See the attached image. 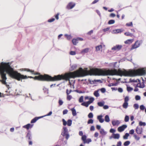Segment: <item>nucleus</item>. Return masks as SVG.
Returning <instances> with one entry per match:
<instances>
[{
	"instance_id": "nucleus-1",
	"label": "nucleus",
	"mask_w": 146,
	"mask_h": 146,
	"mask_svg": "<svg viewBox=\"0 0 146 146\" xmlns=\"http://www.w3.org/2000/svg\"><path fill=\"white\" fill-rule=\"evenodd\" d=\"M5 72L11 77L19 81H20L21 79H25L27 78L26 76H24L17 71L14 70L13 68L10 66L9 63L2 62L1 63L0 75L2 80H0V82L7 86H9V85H7L6 82L7 78L6 76V74Z\"/></svg>"
},
{
	"instance_id": "nucleus-2",
	"label": "nucleus",
	"mask_w": 146,
	"mask_h": 146,
	"mask_svg": "<svg viewBox=\"0 0 146 146\" xmlns=\"http://www.w3.org/2000/svg\"><path fill=\"white\" fill-rule=\"evenodd\" d=\"M87 68L83 69L82 68H79L78 70L72 72L73 78L76 77H83L88 75H94L98 76L111 75V70H106L105 69L95 68L87 70Z\"/></svg>"
},
{
	"instance_id": "nucleus-3",
	"label": "nucleus",
	"mask_w": 146,
	"mask_h": 146,
	"mask_svg": "<svg viewBox=\"0 0 146 146\" xmlns=\"http://www.w3.org/2000/svg\"><path fill=\"white\" fill-rule=\"evenodd\" d=\"M70 78H73L72 72L66 74L64 75H58L57 76H55L53 77H52L46 74L42 75L41 81H54L64 80L66 81L69 80V83H70L69 80Z\"/></svg>"
},
{
	"instance_id": "nucleus-4",
	"label": "nucleus",
	"mask_w": 146,
	"mask_h": 146,
	"mask_svg": "<svg viewBox=\"0 0 146 146\" xmlns=\"http://www.w3.org/2000/svg\"><path fill=\"white\" fill-rule=\"evenodd\" d=\"M111 75H117L121 76H133L132 70L127 71L126 70H121L120 69L111 70Z\"/></svg>"
},
{
	"instance_id": "nucleus-5",
	"label": "nucleus",
	"mask_w": 146,
	"mask_h": 146,
	"mask_svg": "<svg viewBox=\"0 0 146 146\" xmlns=\"http://www.w3.org/2000/svg\"><path fill=\"white\" fill-rule=\"evenodd\" d=\"M23 70L24 71H26L28 72H29L31 73L32 74H34L35 75H39L38 76H35L34 77H33L31 76H27L26 75H24V76H26L27 77V78L25 79H21V81H22V79H27L28 78H34L35 80H38L41 81V78H42V75H41L40 73L38 72H35L34 70H30L28 68H24L23 69Z\"/></svg>"
},
{
	"instance_id": "nucleus-6",
	"label": "nucleus",
	"mask_w": 146,
	"mask_h": 146,
	"mask_svg": "<svg viewBox=\"0 0 146 146\" xmlns=\"http://www.w3.org/2000/svg\"><path fill=\"white\" fill-rule=\"evenodd\" d=\"M133 76L137 75H144L146 73V68L139 69L136 70H132Z\"/></svg>"
},
{
	"instance_id": "nucleus-7",
	"label": "nucleus",
	"mask_w": 146,
	"mask_h": 146,
	"mask_svg": "<svg viewBox=\"0 0 146 146\" xmlns=\"http://www.w3.org/2000/svg\"><path fill=\"white\" fill-rule=\"evenodd\" d=\"M63 131L62 133V134L63 136H65L66 139L67 140L69 138L70 136L68 133V129L65 127H63Z\"/></svg>"
},
{
	"instance_id": "nucleus-8",
	"label": "nucleus",
	"mask_w": 146,
	"mask_h": 146,
	"mask_svg": "<svg viewBox=\"0 0 146 146\" xmlns=\"http://www.w3.org/2000/svg\"><path fill=\"white\" fill-rule=\"evenodd\" d=\"M63 125L64 126H66L67 124L69 126H71L72 124V120L71 119H68L67 122H66L65 120L63 119H62Z\"/></svg>"
},
{
	"instance_id": "nucleus-9",
	"label": "nucleus",
	"mask_w": 146,
	"mask_h": 146,
	"mask_svg": "<svg viewBox=\"0 0 146 146\" xmlns=\"http://www.w3.org/2000/svg\"><path fill=\"white\" fill-rule=\"evenodd\" d=\"M122 47L121 45H116L111 48V50L113 51H119Z\"/></svg>"
},
{
	"instance_id": "nucleus-10",
	"label": "nucleus",
	"mask_w": 146,
	"mask_h": 146,
	"mask_svg": "<svg viewBox=\"0 0 146 146\" xmlns=\"http://www.w3.org/2000/svg\"><path fill=\"white\" fill-rule=\"evenodd\" d=\"M83 39L81 38L78 37L76 38H74L72 40V42L74 45H76L77 44L78 42V41H82Z\"/></svg>"
},
{
	"instance_id": "nucleus-11",
	"label": "nucleus",
	"mask_w": 146,
	"mask_h": 146,
	"mask_svg": "<svg viewBox=\"0 0 146 146\" xmlns=\"http://www.w3.org/2000/svg\"><path fill=\"white\" fill-rule=\"evenodd\" d=\"M140 45V43L138 41H136L135 43L132 45V47L131 48V50H133L134 49L138 47Z\"/></svg>"
},
{
	"instance_id": "nucleus-12",
	"label": "nucleus",
	"mask_w": 146,
	"mask_h": 146,
	"mask_svg": "<svg viewBox=\"0 0 146 146\" xmlns=\"http://www.w3.org/2000/svg\"><path fill=\"white\" fill-rule=\"evenodd\" d=\"M75 5V4L72 2L68 3L67 6V8L68 9H71L73 8Z\"/></svg>"
},
{
	"instance_id": "nucleus-13",
	"label": "nucleus",
	"mask_w": 146,
	"mask_h": 146,
	"mask_svg": "<svg viewBox=\"0 0 146 146\" xmlns=\"http://www.w3.org/2000/svg\"><path fill=\"white\" fill-rule=\"evenodd\" d=\"M135 131L138 134H141L143 131L142 128L140 127L137 126L136 129Z\"/></svg>"
},
{
	"instance_id": "nucleus-14",
	"label": "nucleus",
	"mask_w": 146,
	"mask_h": 146,
	"mask_svg": "<svg viewBox=\"0 0 146 146\" xmlns=\"http://www.w3.org/2000/svg\"><path fill=\"white\" fill-rule=\"evenodd\" d=\"M127 125H123L118 127V131L120 132H121L123 131L124 130L127 128Z\"/></svg>"
},
{
	"instance_id": "nucleus-15",
	"label": "nucleus",
	"mask_w": 146,
	"mask_h": 146,
	"mask_svg": "<svg viewBox=\"0 0 146 146\" xmlns=\"http://www.w3.org/2000/svg\"><path fill=\"white\" fill-rule=\"evenodd\" d=\"M103 117V116L102 115H98L97 117L98 119L99 120V122L101 123H102L104 121V119L102 118Z\"/></svg>"
},
{
	"instance_id": "nucleus-16",
	"label": "nucleus",
	"mask_w": 146,
	"mask_h": 146,
	"mask_svg": "<svg viewBox=\"0 0 146 146\" xmlns=\"http://www.w3.org/2000/svg\"><path fill=\"white\" fill-rule=\"evenodd\" d=\"M120 122L119 120H113L112 121V123L113 126L115 125L118 126L120 124Z\"/></svg>"
},
{
	"instance_id": "nucleus-17",
	"label": "nucleus",
	"mask_w": 146,
	"mask_h": 146,
	"mask_svg": "<svg viewBox=\"0 0 146 146\" xmlns=\"http://www.w3.org/2000/svg\"><path fill=\"white\" fill-rule=\"evenodd\" d=\"M100 134L103 136L106 135L107 133V132L105 131L103 129H101L100 130Z\"/></svg>"
},
{
	"instance_id": "nucleus-18",
	"label": "nucleus",
	"mask_w": 146,
	"mask_h": 146,
	"mask_svg": "<svg viewBox=\"0 0 146 146\" xmlns=\"http://www.w3.org/2000/svg\"><path fill=\"white\" fill-rule=\"evenodd\" d=\"M137 87L140 88H143L145 86V85L144 82H143L142 83H138L137 85Z\"/></svg>"
},
{
	"instance_id": "nucleus-19",
	"label": "nucleus",
	"mask_w": 146,
	"mask_h": 146,
	"mask_svg": "<svg viewBox=\"0 0 146 146\" xmlns=\"http://www.w3.org/2000/svg\"><path fill=\"white\" fill-rule=\"evenodd\" d=\"M33 125L28 124L24 126L23 127L28 129L29 128H32L33 127Z\"/></svg>"
},
{
	"instance_id": "nucleus-20",
	"label": "nucleus",
	"mask_w": 146,
	"mask_h": 146,
	"mask_svg": "<svg viewBox=\"0 0 146 146\" xmlns=\"http://www.w3.org/2000/svg\"><path fill=\"white\" fill-rule=\"evenodd\" d=\"M43 116H42L40 117H36L32 119L31 121V123H35L41 117H43Z\"/></svg>"
},
{
	"instance_id": "nucleus-21",
	"label": "nucleus",
	"mask_w": 146,
	"mask_h": 146,
	"mask_svg": "<svg viewBox=\"0 0 146 146\" xmlns=\"http://www.w3.org/2000/svg\"><path fill=\"white\" fill-rule=\"evenodd\" d=\"M26 137L29 140L32 139L31 134L30 132H29L27 135Z\"/></svg>"
},
{
	"instance_id": "nucleus-22",
	"label": "nucleus",
	"mask_w": 146,
	"mask_h": 146,
	"mask_svg": "<svg viewBox=\"0 0 146 146\" xmlns=\"http://www.w3.org/2000/svg\"><path fill=\"white\" fill-rule=\"evenodd\" d=\"M133 39H128L124 42L125 44H129L131 43L133 41Z\"/></svg>"
},
{
	"instance_id": "nucleus-23",
	"label": "nucleus",
	"mask_w": 146,
	"mask_h": 146,
	"mask_svg": "<svg viewBox=\"0 0 146 146\" xmlns=\"http://www.w3.org/2000/svg\"><path fill=\"white\" fill-rule=\"evenodd\" d=\"M105 102L103 101L100 102H98L97 103L98 105L100 107L103 106Z\"/></svg>"
},
{
	"instance_id": "nucleus-24",
	"label": "nucleus",
	"mask_w": 146,
	"mask_h": 146,
	"mask_svg": "<svg viewBox=\"0 0 146 146\" xmlns=\"http://www.w3.org/2000/svg\"><path fill=\"white\" fill-rule=\"evenodd\" d=\"M71 110L72 112V114L73 116H75L76 115V111L74 108H72Z\"/></svg>"
},
{
	"instance_id": "nucleus-25",
	"label": "nucleus",
	"mask_w": 146,
	"mask_h": 146,
	"mask_svg": "<svg viewBox=\"0 0 146 146\" xmlns=\"http://www.w3.org/2000/svg\"><path fill=\"white\" fill-rule=\"evenodd\" d=\"M105 121L107 122H109L110 121V119L109 116L108 115H106L105 117Z\"/></svg>"
},
{
	"instance_id": "nucleus-26",
	"label": "nucleus",
	"mask_w": 146,
	"mask_h": 146,
	"mask_svg": "<svg viewBox=\"0 0 146 146\" xmlns=\"http://www.w3.org/2000/svg\"><path fill=\"white\" fill-rule=\"evenodd\" d=\"M70 92H66V93L67 95V100H70L72 98L71 96L68 95V94L70 93Z\"/></svg>"
},
{
	"instance_id": "nucleus-27",
	"label": "nucleus",
	"mask_w": 146,
	"mask_h": 146,
	"mask_svg": "<svg viewBox=\"0 0 146 146\" xmlns=\"http://www.w3.org/2000/svg\"><path fill=\"white\" fill-rule=\"evenodd\" d=\"M119 135L118 134H113V137L115 139H118L119 137Z\"/></svg>"
},
{
	"instance_id": "nucleus-28",
	"label": "nucleus",
	"mask_w": 146,
	"mask_h": 146,
	"mask_svg": "<svg viewBox=\"0 0 146 146\" xmlns=\"http://www.w3.org/2000/svg\"><path fill=\"white\" fill-rule=\"evenodd\" d=\"M102 48V45H100L96 47V51H99L100 49Z\"/></svg>"
},
{
	"instance_id": "nucleus-29",
	"label": "nucleus",
	"mask_w": 146,
	"mask_h": 146,
	"mask_svg": "<svg viewBox=\"0 0 146 146\" xmlns=\"http://www.w3.org/2000/svg\"><path fill=\"white\" fill-rule=\"evenodd\" d=\"M89 49L88 48H86L84 49L81 52V53L82 54L88 52L89 51Z\"/></svg>"
},
{
	"instance_id": "nucleus-30",
	"label": "nucleus",
	"mask_w": 146,
	"mask_h": 146,
	"mask_svg": "<svg viewBox=\"0 0 146 146\" xmlns=\"http://www.w3.org/2000/svg\"><path fill=\"white\" fill-rule=\"evenodd\" d=\"M128 102H124L123 103L122 106L123 108L125 109H126L128 107Z\"/></svg>"
},
{
	"instance_id": "nucleus-31",
	"label": "nucleus",
	"mask_w": 146,
	"mask_h": 146,
	"mask_svg": "<svg viewBox=\"0 0 146 146\" xmlns=\"http://www.w3.org/2000/svg\"><path fill=\"white\" fill-rule=\"evenodd\" d=\"M64 36L68 40H70L72 38V36L71 35H68L66 34L64 35Z\"/></svg>"
},
{
	"instance_id": "nucleus-32",
	"label": "nucleus",
	"mask_w": 146,
	"mask_h": 146,
	"mask_svg": "<svg viewBox=\"0 0 146 146\" xmlns=\"http://www.w3.org/2000/svg\"><path fill=\"white\" fill-rule=\"evenodd\" d=\"M124 35L126 36H133V35L132 34L130 33L129 32H125L124 33Z\"/></svg>"
},
{
	"instance_id": "nucleus-33",
	"label": "nucleus",
	"mask_w": 146,
	"mask_h": 146,
	"mask_svg": "<svg viewBox=\"0 0 146 146\" xmlns=\"http://www.w3.org/2000/svg\"><path fill=\"white\" fill-rule=\"evenodd\" d=\"M123 30L122 29H117L115 30V33H121V32H123Z\"/></svg>"
},
{
	"instance_id": "nucleus-34",
	"label": "nucleus",
	"mask_w": 146,
	"mask_h": 146,
	"mask_svg": "<svg viewBox=\"0 0 146 146\" xmlns=\"http://www.w3.org/2000/svg\"><path fill=\"white\" fill-rule=\"evenodd\" d=\"M87 137L85 135H84L82 136V139L83 141V143L86 140V139Z\"/></svg>"
},
{
	"instance_id": "nucleus-35",
	"label": "nucleus",
	"mask_w": 146,
	"mask_h": 146,
	"mask_svg": "<svg viewBox=\"0 0 146 146\" xmlns=\"http://www.w3.org/2000/svg\"><path fill=\"white\" fill-rule=\"evenodd\" d=\"M129 136V133H126L123 136V138L124 139H127L128 136Z\"/></svg>"
},
{
	"instance_id": "nucleus-36",
	"label": "nucleus",
	"mask_w": 146,
	"mask_h": 146,
	"mask_svg": "<svg viewBox=\"0 0 146 146\" xmlns=\"http://www.w3.org/2000/svg\"><path fill=\"white\" fill-rule=\"evenodd\" d=\"M115 22V21L113 20H111L108 21V23L109 25H111L114 24Z\"/></svg>"
},
{
	"instance_id": "nucleus-37",
	"label": "nucleus",
	"mask_w": 146,
	"mask_h": 146,
	"mask_svg": "<svg viewBox=\"0 0 146 146\" xmlns=\"http://www.w3.org/2000/svg\"><path fill=\"white\" fill-rule=\"evenodd\" d=\"M92 141L90 139H86V140L84 143H89L90 142H91Z\"/></svg>"
},
{
	"instance_id": "nucleus-38",
	"label": "nucleus",
	"mask_w": 146,
	"mask_h": 146,
	"mask_svg": "<svg viewBox=\"0 0 146 146\" xmlns=\"http://www.w3.org/2000/svg\"><path fill=\"white\" fill-rule=\"evenodd\" d=\"M127 90L128 91H130L133 90V88L130 86H127Z\"/></svg>"
},
{
	"instance_id": "nucleus-39",
	"label": "nucleus",
	"mask_w": 146,
	"mask_h": 146,
	"mask_svg": "<svg viewBox=\"0 0 146 146\" xmlns=\"http://www.w3.org/2000/svg\"><path fill=\"white\" fill-rule=\"evenodd\" d=\"M126 25L127 27H133V25L132 22H130L129 23H127L126 24Z\"/></svg>"
},
{
	"instance_id": "nucleus-40",
	"label": "nucleus",
	"mask_w": 146,
	"mask_h": 146,
	"mask_svg": "<svg viewBox=\"0 0 146 146\" xmlns=\"http://www.w3.org/2000/svg\"><path fill=\"white\" fill-rule=\"evenodd\" d=\"M139 124L140 126H145L146 125V123L145 122H142V121H140L139 123Z\"/></svg>"
},
{
	"instance_id": "nucleus-41",
	"label": "nucleus",
	"mask_w": 146,
	"mask_h": 146,
	"mask_svg": "<svg viewBox=\"0 0 146 146\" xmlns=\"http://www.w3.org/2000/svg\"><path fill=\"white\" fill-rule=\"evenodd\" d=\"M133 107L135 110L137 109L139 107V106L138 104H135L133 105Z\"/></svg>"
},
{
	"instance_id": "nucleus-42",
	"label": "nucleus",
	"mask_w": 146,
	"mask_h": 146,
	"mask_svg": "<svg viewBox=\"0 0 146 146\" xmlns=\"http://www.w3.org/2000/svg\"><path fill=\"white\" fill-rule=\"evenodd\" d=\"M130 143V142L129 141H125L124 143V145L125 146H127Z\"/></svg>"
},
{
	"instance_id": "nucleus-43",
	"label": "nucleus",
	"mask_w": 146,
	"mask_h": 146,
	"mask_svg": "<svg viewBox=\"0 0 146 146\" xmlns=\"http://www.w3.org/2000/svg\"><path fill=\"white\" fill-rule=\"evenodd\" d=\"M94 120L93 119H90L88 120V121L87 123L88 124H92L93 123Z\"/></svg>"
},
{
	"instance_id": "nucleus-44",
	"label": "nucleus",
	"mask_w": 146,
	"mask_h": 146,
	"mask_svg": "<svg viewBox=\"0 0 146 146\" xmlns=\"http://www.w3.org/2000/svg\"><path fill=\"white\" fill-rule=\"evenodd\" d=\"M9 95L8 94H3V93H0V97H5V96H8Z\"/></svg>"
},
{
	"instance_id": "nucleus-45",
	"label": "nucleus",
	"mask_w": 146,
	"mask_h": 146,
	"mask_svg": "<svg viewBox=\"0 0 146 146\" xmlns=\"http://www.w3.org/2000/svg\"><path fill=\"white\" fill-rule=\"evenodd\" d=\"M129 117L128 115H126L125 117L124 121L125 122H127L129 121Z\"/></svg>"
},
{
	"instance_id": "nucleus-46",
	"label": "nucleus",
	"mask_w": 146,
	"mask_h": 146,
	"mask_svg": "<svg viewBox=\"0 0 146 146\" xmlns=\"http://www.w3.org/2000/svg\"><path fill=\"white\" fill-rule=\"evenodd\" d=\"M88 118H91L93 117V115L92 113L91 112L88 115Z\"/></svg>"
},
{
	"instance_id": "nucleus-47",
	"label": "nucleus",
	"mask_w": 146,
	"mask_h": 146,
	"mask_svg": "<svg viewBox=\"0 0 146 146\" xmlns=\"http://www.w3.org/2000/svg\"><path fill=\"white\" fill-rule=\"evenodd\" d=\"M134 137L135 139L137 141L139 140L140 139V137L137 136L136 134L134 135Z\"/></svg>"
},
{
	"instance_id": "nucleus-48",
	"label": "nucleus",
	"mask_w": 146,
	"mask_h": 146,
	"mask_svg": "<svg viewBox=\"0 0 146 146\" xmlns=\"http://www.w3.org/2000/svg\"><path fill=\"white\" fill-rule=\"evenodd\" d=\"M83 98L84 97L83 96H81L79 99V102L80 103L83 102Z\"/></svg>"
},
{
	"instance_id": "nucleus-49",
	"label": "nucleus",
	"mask_w": 146,
	"mask_h": 146,
	"mask_svg": "<svg viewBox=\"0 0 146 146\" xmlns=\"http://www.w3.org/2000/svg\"><path fill=\"white\" fill-rule=\"evenodd\" d=\"M129 100V97L128 96H126L124 99V102H127Z\"/></svg>"
},
{
	"instance_id": "nucleus-50",
	"label": "nucleus",
	"mask_w": 146,
	"mask_h": 146,
	"mask_svg": "<svg viewBox=\"0 0 146 146\" xmlns=\"http://www.w3.org/2000/svg\"><path fill=\"white\" fill-rule=\"evenodd\" d=\"M81 105L83 106H84L86 107L88 106V105L87 104L86 102H84L81 104Z\"/></svg>"
},
{
	"instance_id": "nucleus-51",
	"label": "nucleus",
	"mask_w": 146,
	"mask_h": 146,
	"mask_svg": "<svg viewBox=\"0 0 146 146\" xmlns=\"http://www.w3.org/2000/svg\"><path fill=\"white\" fill-rule=\"evenodd\" d=\"M94 94L96 97H98L99 96V94L98 92H94Z\"/></svg>"
},
{
	"instance_id": "nucleus-52",
	"label": "nucleus",
	"mask_w": 146,
	"mask_h": 146,
	"mask_svg": "<svg viewBox=\"0 0 146 146\" xmlns=\"http://www.w3.org/2000/svg\"><path fill=\"white\" fill-rule=\"evenodd\" d=\"M70 54L71 55H75L76 54V52L74 51H71L70 52Z\"/></svg>"
},
{
	"instance_id": "nucleus-53",
	"label": "nucleus",
	"mask_w": 146,
	"mask_h": 146,
	"mask_svg": "<svg viewBox=\"0 0 146 146\" xmlns=\"http://www.w3.org/2000/svg\"><path fill=\"white\" fill-rule=\"evenodd\" d=\"M145 107L143 105H141L140 106V109L142 110H144L145 109Z\"/></svg>"
},
{
	"instance_id": "nucleus-54",
	"label": "nucleus",
	"mask_w": 146,
	"mask_h": 146,
	"mask_svg": "<svg viewBox=\"0 0 146 146\" xmlns=\"http://www.w3.org/2000/svg\"><path fill=\"white\" fill-rule=\"evenodd\" d=\"M135 99L136 100H139L140 99V97L138 95H137L135 97Z\"/></svg>"
},
{
	"instance_id": "nucleus-55",
	"label": "nucleus",
	"mask_w": 146,
	"mask_h": 146,
	"mask_svg": "<svg viewBox=\"0 0 146 146\" xmlns=\"http://www.w3.org/2000/svg\"><path fill=\"white\" fill-rule=\"evenodd\" d=\"M55 20V19L54 18H52L51 19H50L48 20V22H52L54 21Z\"/></svg>"
},
{
	"instance_id": "nucleus-56",
	"label": "nucleus",
	"mask_w": 146,
	"mask_h": 146,
	"mask_svg": "<svg viewBox=\"0 0 146 146\" xmlns=\"http://www.w3.org/2000/svg\"><path fill=\"white\" fill-rule=\"evenodd\" d=\"M105 91L106 89L105 88H102L101 89L98 90H97L95 91Z\"/></svg>"
},
{
	"instance_id": "nucleus-57",
	"label": "nucleus",
	"mask_w": 146,
	"mask_h": 146,
	"mask_svg": "<svg viewBox=\"0 0 146 146\" xmlns=\"http://www.w3.org/2000/svg\"><path fill=\"white\" fill-rule=\"evenodd\" d=\"M63 101L61 100H59L58 101V103L60 106L62 105L63 104Z\"/></svg>"
},
{
	"instance_id": "nucleus-58",
	"label": "nucleus",
	"mask_w": 146,
	"mask_h": 146,
	"mask_svg": "<svg viewBox=\"0 0 146 146\" xmlns=\"http://www.w3.org/2000/svg\"><path fill=\"white\" fill-rule=\"evenodd\" d=\"M89 101L90 102L92 103L93 102L94 100V98L93 97H91L89 99Z\"/></svg>"
},
{
	"instance_id": "nucleus-59",
	"label": "nucleus",
	"mask_w": 146,
	"mask_h": 146,
	"mask_svg": "<svg viewBox=\"0 0 146 146\" xmlns=\"http://www.w3.org/2000/svg\"><path fill=\"white\" fill-rule=\"evenodd\" d=\"M68 111L67 110H64L63 111V115L66 114L67 113Z\"/></svg>"
},
{
	"instance_id": "nucleus-60",
	"label": "nucleus",
	"mask_w": 146,
	"mask_h": 146,
	"mask_svg": "<svg viewBox=\"0 0 146 146\" xmlns=\"http://www.w3.org/2000/svg\"><path fill=\"white\" fill-rule=\"evenodd\" d=\"M134 131L133 129H132L130 131H129V134H133L134 133Z\"/></svg>"
},
{
	"instance_id": "nucleus-61",
	"label": "nucleus",
	"mask_w": 146,
	"mask_h": 146,
	"mask_svg": "<svg viewBox=\"0 0 146 146\" xmlns=\"http://www.w3.org/2000/svg\"><path fill=\"white\" fill-rule=\"evenodd\" d=\"M59 13H57L55 16V17L56 20H58L59 19Z\"/></svg>"
},
{
	"instance_id": "nucleus-62",
	"label": "nucleus",
	"mask_w": 146,
	"mask_h": 146,
	"mask_svg": "<svg viewBox=\"0 0 146 146\" xmlns=\"http://www.w3.org/2000/svg\"><path fill=\"white\" fill-rule=\"evenodd\" d=\"M115 130L114 129H111L110 130V132L111 133H114L115 132Z\"/></svg>"
},
{
	"instance_id": "nucleus-63",
	"label": "nucleus",
	"mask_w": 146,
	"mask_h": 146,
	"mask_svg": "<svg viewBox=\"0 0 146 146\" xmlns=\"http://www.w3.org/2000/svg\"><path fill=\"white\" fill-rule=\"evenodd\" d=\"M121 142L120 141L118 142L117 144V146H121Z\"/></svg>"
},
{
	"instance_id": "nucleus-64",
	"label": "nucleus",
	"mask_w": 146,
	"mask_h": 146,
	"mask_svg": "<svg viewBox=\"0 0 146 146\" xmlns=\"http://www.w3.org/2000/svg\"><path fill=\"white\" fill-rule=\"evenodd\" d=\"M110 17H114L115 16V15L114 13H111L110 14Z\"/></svg>"
}]
</instances>
